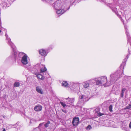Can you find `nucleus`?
Segmentation results:
<instances>
[{
    "label": "nucleus",
    "instance_id": "nucleus-1",
    "mask_svg": "<svg viewBox=\"0 0 131 131\" xmlns=\"http://www.w3.org/2000/svg\"><path fill=\"white\" fill-rule=\"evenodd\" d=\"M53 9L56 10V13L60 16L70 8L69 4L64 0H59L55 2L52 4Z\"/></svg>",
    "mask_w": 131,
    "mask_h": 131
},
{
    "label": "nucleus",
    "instance_id": "nucleus-2",
    "mask_svg": "<svg viewBox=\"0 0 131 131\" xmlns=\"http://www.w3.org/2000/svg\"><path fill=\"white\" fill-rule=\"evenodd\" d=\"M16 51L17 52V54L16 55V57L15 58L14 57V53L13 52H13L12 55H11V57L12 58L14 59H16L17 56L20 58H21V61L22 64L24 65H26L27 64H28L29 66H30V60L29 57L27 55L25 54V53L20 52L19 53H18V52L16 50Z\"/></svg>",
    "mask_w": 131,
    "mask_h": 131
},
{
    "label": "nucleus",
    "instance_id": "nucleus-3",
    "mask_svg": "<svg viewBox=\"0 0 131 131\" xmlns=\"http://www.w3.org/2000/svg\"><path fill=\"white\" fill-rule=\"evenodd\" d=\"M94 81H96V85L100 86L104 85L105 86H109L111 84L110 81L107 82V77L106 76L100 77L94 79Z\"/></svg>",
    "mask_w": 131,
    "mask_h": 131
},
{
    "label": "nucleus",
    "instance_id": "nucleus-4",
    "mask_svg": "<svg viewBox=\"0 0 131 131\" xmlns=\"http://www.w3.org/2000/svg\"><path fill=\"white\" fill-rule=\"evenodd\" d=\"M122 72L120 71L111 73L110 76V84H112L115 83L119 78L122 76Z\"/></svg>",
    "mask_w": 131,
    "mask_h": 131
},
{
    "label": "nucleus",
    "instance_id": "nucleus-5",
    "mask_svg": "<svg viewBox=\"0 0 131 131\" xmlns=\"http://www.w3.org/2000/svg\"><path fill=\"white\" fill-rule=\"evenodd\" d=\"M6 38V41H7L8 44L12 48V49L13 52L14 53V57L15 58L16 57V55L17 54L16 51V48L14 46V44L11 41V39L10 38L8 37V36L7 33H6L5 35Z\"/></svg>",
    "mask_w": 131,
    "mask_h": 131
},
{
    "label": "nucleus",
    "instance_id": "nucleus-6",
    "mask_svg": "<svg viewBox=\"0 0 131 131\" xmlns=\"http://www.w3.org/2000/svg\"><path fill=\"white\" fill-rule=\"evenodd\" d=\"M70 88L71 90L76 92H79L80 91V85L81 84L78 82H71Z\"/></svg>",
    "mask_w": 131,
    "mask_h": 131
},
{
    "label": "nucleus",
    "instance_id": "nucleus-7",
    "mask_svg": "<svg viewBox=\"0 0 131 131\" xmlns=\"http://www.w3.org/2000/svg\"><path fill=\"white\" fill-rule=\"evenodd\" d=\"M52 48V46H50L48 48L46 49H42L39 50V54L42 56H46L50 50Z\"/></svg>",
    "mask_w": 131,
    "mask_h": 131
},
{
    "label": "nucleus",
    "instance_id": "nucleus-8",
    "mask_svg": "<svg viewBox=\"0 0 131 131\" xmlns=\"http://www.w3.org/2000/svg\"><path fill=\"white\" fill-rule=\"evenodd\" d=\"M88 99L87 96L81 95L79 96V101L77 103L78 106L82 105L83 103L87 101Z\"/></svg>",
    "mask_w": 131,
    "mask_h": 131
},
{
    "label": "nucleus",
    "instance_id": "nucleus-9",
    "mask_svg": "<svg viewBox=\"0 0 131 131\" xmlns=\"http://www.w3.org/2000/svg\"><path fill=\"white\" fill-rule=\"evenodd\" d=\"M124 27L125 30V32L128 37V43H129L131 46V38L129 37L128 30L126 26L125 25Z\"/></svg>",
    "mask_w": 131,
    "mask_h": 131
},
{
    "label": "nucleus",
    "instance_id": "nucleus-10",
    "mask_svg": "<svg viewBox=\"0 0 131 131\" xmlns=\"http://www.w3.org/2000/svg\"><path fill=\"white\" fill-rule=\"evenodd\" d=\"M100 109L99 108H95L94 110V112L95 115L97 116H100L104 115V114L101 113L100 112Z\"/></svg>",
    "mask_w": 131,
    "mask_h": 131
},
{
    "label": "nucleus",
    "instance_id": "nucleus-11",
    "mask_svg": "<svg viewBox=\"0 0 131 131\" xmlns=\"http://www.w3.org/2000/svg\"><path fill=\"white\" fill-rule=\"evenodd\" d=\"M72 123L74 126H77L79 123V118L78 117H75L73 119Z\"/></svg>",
    "mask_w": 131,
    "mask_h": 131
},
{
    "label": "nucleus",
    "instance_id": "nucleus-12",
    "mask_svg": "<svg viewBox=\"0 0 131 131\" xmlns=\"http://www.w3.org/2000/svg\"><path fill=\"white\" fill-rule=\"evenodd\" d=\"M91 82L92 81L91 80L83 82V86L84 88L86 89L89 87V86H90L91 84Z\"/></svg>",
    "mask_w": 131,
    "mask_h": 131
},
{
    "label": "nucleus",
    "instance_id": "nucleus-13",
    "mask_svg": "<svg viewBox=\"0 0 131 131\" xmlns=\"http://www.w3.org/2000/svg\"><path fill=\"white\" fill-rule=\"evenodd\" d=\"M66 99L68 100L69 102L68 104H69L72 106H74L73 103L74 101V98H69V97H68V98Z\"/></svg>",
    "mask_w": 131,
    "mask_h": 131
},
{
    "label": "nucleus",
    "instance_id": "nucleus-14",
    "mask_svg": "<svg viewBox=\"0 0 131 131\" xmlns=\"http://www.w3.org/2000/svg\"><path fill=\"white\" fill-rule=\"evenodd\" d=\"M42 108V106L41 105H37L35 106L34 110L35 111L38 112L41 111Z\"/></svg>",
    "mask_w": 131,
    "mask_h": 131
},
{
    "label": "nucleus",
    "instance_id": "nucleus-15",
    "mask_svg": "<svg viewBox=\"0 0 131 131\" xmlns=\"http://www.w3.org/2000/svg\"><path fill=\"white\" fill-rule=\"evenodd\" d=\"M3 5L4 7H9L10 5V3L8 0H5L4 2L3 3Z\"/></svg>",
    "mask_w": 131,
    "mask_h": 131
},
{
    "label": "nucleus",
    "instance_id": "nucleus-16",
    "mask_svg": "<svg viewBox=\"0 0 131 131\" xmlns=\"http://www.w3.org/2000/svg\"><path fill=\"white\" fill-rule=\"evenodd\" d=\"M121 128L123 130L125 131H129V129L127 125L123 124L121 127Z\"/></svg>",
    "mask_w": 131,
    "mask_h": 131
},
{
    "label": "nucleus",
    "instance_id": "nucleus-17",
    "mask_svg": "<svg viewBox=\"0 0 131 131\" xmlns=\"http://www.w3.org/2000/svg\"><path fill=\"white\" fill-rule=\"evenodd\" d=\"M36 91L39 93L42 94L43 91L41 87L39 86H37L36 87Z\"/></svg>",
    "mask_w": 131,
    "mask_h": 131
},
{
    "label": "nucleus",
    "instance_id": "nucleus-18",
    "mask_svg": "<svg viewBox=\"0 0 131 131\" xmlns=\"http://www.w3.org/2000/svg\"><path fill=\"white\" fill-rule=\"evenodd\" d=\"M36 75L38 79L43 80L45 79V77L43 76L42 74H38L36 73L35 74Z\"/></svg>",
    "mask_w": 131,
    "mask_h": 131
},
{
    "label": "nucleus",
    "instance_id": "nucleus-19",
    "mask_svg": "<svg viewBox=\"0 0 131 131\" xmlns=\"http://www.w3.org/2000/svg\"><path fill=\"white\" fill-rule=\"evenodd\" d=\"M111 8L112 9V10L115 13L117 16L119 17H120V16L118 14V13L117 10V8H116L114 7H112Z\"/></svg>",
    "mask_w": 131,
    "mask_h": 131
},
{
    "label": "nucleus",
    "instance_id": "nucleus-20",
    "mask_svg": "<svg viewBox=\"0 0 131 131\" xmlns=\"http://www.w3.org/2000/svg\"><path fill=\"white\" fill-rule=\"evenodd\" d=\"M30 122L29 124V125H32L34 124L36 122V121L34 118L30 119Z\"/></svg>",
    "mask_w": 131,
    "mask_h": 131
},
{
    "label": "nucleus",
    "instance_id": "nucleus-21",
    "mask_svg": "<svg viewBox=\"0 0 131 131\" xmlns=\"http://www.w3.org/2000/svg\"><path fill=\"white\" fill-rule=\"evenodd\" d=\"M130 50L129 48L128 51V54L127 56L126 57V58H125V59L124 60V61L123 62V64H125L126 62V61L127 59L128 58V57L129 56V55L130 54Z\"/></svg>",
    "mask_w": 131,
    "mask_h": 131
},
{
    "label": "nucleus",
    "instance_id": "nucleus-22",
    "mask_svg": "<svg viewBox=\"0 0 131 131\" xmlns=\"http://www.w3.org/2000/svg\"><path fill=\"white\" fill-rule=\"evenodd\" d=\"M17 125V123L14 125L7 124L6 125V127L8 128H12L15 127Z\"/></svg>",
    "mask_w": 131,
    "mask_h": 131
},
{
    "label": "nucleus",
    "instance_id": "nucleus-23",
    "mask_svg": "<svg viewBox=\"0 0 131 131\" xmlns=\"http://www.w3.org/2000/svg\"><path fill=\"white\" fill-rule=\"evenodd\" d=\"M62 85L66 87H68L69 85L67 81H64L62 83Z\"/></svg>",
    "mask_w": 131,
    "mask_h": 131
},
{
    "label": "nucleus",
    "instance_id": "nucleus-24",
    "mask_svg": "<svg viewBox=\"0 0 131 131\" xmlns=\"http://www.w3.org/2000/svg\"><path fill=\"white\" fill-rule=\"evenodd\" d=\"M126 90L125 89L123 88L122 89L121 91V94L120 96L122 97H123L124 96V94Z\"/></svg>",
    "mask_w": 131,
    "mask_h": 131
},
{
    "label": "nucleus",
    "instance_id": "nucleus-25",
    "mask_svg": "<svg viewBox=\"0 0 131 131\" xmlns=\"http://www.w3.org/2000/svg\"><path fill=\"white\" fill-rule=\"evenodd\" d=\"M81 110L83 114L87 112V109L86 108H81Z\"/></svg>",
    "mask_w": 131,
    "mask_h": 131
},
{
    "label": "nucleus",
    "instance_id": "nucleus-26",
    "mask_svg": "<svg viewBox=\"0 0 131 131\" xmlns=\"http://www.w3.org/2000/svg\"><path fill=\"white\" fill-rule=\"evenodd\" d=\"M20 85V83L19 82H16L14 84V86L15 87H18Z\"/></svg>",
    "mask_w": 131,
    "mask_h": 131
},
{
    "label": "nucleus",
    "instance_id": "nucleus-27",
    "mask_svg": "<svg viewBox=\"0 0 131 131\" xmlns=\"http://www.w3.org/2000/svg\"><path fill=\"white\" fill-rule=\"evenodd\" d=\"M60 103L63 106L64 108H65L66 106H67L66 105L65 103V102H60Z\"/></svg>",
    "mask_w": 131,
    "mask_h": 131
},
{
    "label": "nucleus",
    "instance_id": "nucleus-28",
    "mask_svg": "<svg viewBox=\"0 0 131 131\" xmlns=\"http://www.w3.org/2000/svg\"><path fill=\"white\" fill-rule=\"evenodd\" d=\"M50 122L48 121L45 124L44 126L45 127L47 128L49 127V125L50 124Z\"/></svg>",
    "mask_w": 131,
    "mask_h": 131
},
{
    "label": "nucleus",
    "instance_id": "nucleus-29",
    "mask_svg": "<svg viewBox=\"0 0 131 131\" xmlns=\"http://www.w3.org/2000/svg\"><path fill=\"white\" fill-rule=\"evenodd\" d=\"M92 128V127L90 125H88L86 128V130H89L91 129Z\"/></svg>",
    "mask_w": 131,
    "mask_h": 131
},
{
    "label": "nucleus",
    "instance_id": "nucleus-30",
    "mask_svg": "<svg viewBox=\"0 0 131 131\" xmlns=\"http://www.w3.org/2000/svg\"><path fill=\"white\" fill-rule=\"evenodd\" d=\"M47 69L46 67H44L43 68H41L40 69V72H43L45 71H46Z\"/></svg>",
    "mask_w": 131,
    "mask_h": 131
},
{
    "label": "nucleus",
    "instance_id": "nucleus-31",
    "mask_svg": "<svg viewBox=\"0 0 131 131\" xmlns=\"http://www.w3.org/2000/svg\"><path fill=\"white\" fill-rule=\"evenodd\" d=\"M113 106L111 105L109 107V110L110 112H112L113 111L112 110Z\"/></svg>",
    "mask_w": 131,
    "mask_h": 131
},
{
    "label": "nucleus",
    "instance_id": "nucleus-32",
    "mask_svg": "<svg viewBox=\"0 0 131 131\" xmlns=\"http://www.w3.org/2000/svg\"><path fill=\"white\" fill-rule=\"evenodd\" d=\"M39 129L38 128H36L34 129V130L35 131V130H38Z\"/></svg>",
    "mask_w": 131,
    "mask_h": 131
},
{
    "label": "nucleus",
    "instance_id": "nucleus-33",
    "mask_svg": "<svg viewBox=\"0 0 131 131\" xmlns=\"http://www.w3.org/2000/svg\"><path fill=\"white\" fill-rule=\"evenodd\" d=\"M129 127L131 129V122H130L129 124Z\"/></svg>",
    "mask_w": 131,
    "mask_h": 131
},
{
    "label": "nucleus",
    "instance_id": "nucleus-34",
    "mask_svg": "<svg viewBox=\"0 0 131 131\" xmlns=\"http://www.w3.org/2000/svg\"><path fill=\"white\" fill-rule=\"evenodd\" d=\"M62 111L63 112H64L65 113H66V111L65 110H63V109H62Z\"/></svg>",
    "mask_w": 131,
    "mask_h": 131
},
{
    "label": "nucleus",
    "instance_id": "nucleus-35",
    "mask_svg": "<svg viewBox=\"0 0 131 131\" xmlns=\"http://www.w3.org/2000/svg\"><path fill=\"white\" fill-rule=\"evenodd\" d=\"M43 123H41V124H40L39 125V127H40L42 125V124H43Z\"/></svg>",
    "mask_w": 131,
    "mask_h": 131
},
{
    "label": "nucleus",
    "instance_id": "nucleus-36",
    "mask_svg": "<svg viewBox=\"0 0 131 131\" xmlns=\"http://www.w3.org/2000/svg\"><path fill=\"white\" fill-rule=\"evenodd\" d=\"M49 0H42V1H45V2H47Z\"/></svg>",
    "mask_w": 131,
    "mask_h": 131
},
{
    "label": "nucleus",
    "instance_id": "nucleus-37",
    "mask_svg": "<svg viewBox=\"0 0 131 131\" xmlns=\"http://www.w3.org/2000/svg\"><path fill=\"white\" fill-rule=\"evenodd\" d=\"M2 131H6V130L5 128H4Z\"/></svg>",
    "mask_w": 131,
    "mask_h": 131
},
{
    "label": "nucleus",
    "instance_id": "nucleus-38",
    "mask_svg": "<svg viewBox=\"0 0 131 131\" xmlns=\"http://www.w3.org/2000/svg\"><path fill=\"white\" fill-rule=\"evenodd\" d=\"M106 103H107V102H104V104H106Z\"/></svg>",
    "mask_w": 131,
    "mask_h": 131
},
{
    "label": "nucleus",
    "instance_id": "nucleus-39",
    "mask_svg": "<svg viewBox=\"0 0 131 131\" xmlns=\"http://www.w3.org/2000/svg\"><path fill=\"white\" fill-rule=\"evenodd\" d=\"M122 21L123 22V19H121Z\"/></svg>",
    "mask_w": 131,
    "mask_h": 131
},
{
    "label": "nucleus",
    "instance_id": "nucleus-40",
    "mask_svg": "<svg viewBox=\"0 0 131 131\" xmlns=\"http://www.w3.org/2000/svg\"><path fill=\"white\" fill-rule=\"evenodd\" d=\"M1 30H0V33H1Z\"/></svg>",
    "mask_w": 131,
    "mask_h": 131
},
{
    "label": "nucleus",
    "instance_id": "nucleus-41",
    "mask_svg": "<svg viewBox=\"0 0 131 131\" xmlns=\"http://www.w3.org/2000/svg\"><path fill=\"white\" fill-rule=\"evenodd\" d=\"M28 67H27V68H28Z\"/></svg>",
    "mask_w": 131,
    "mask_h": 131
},
{
    "label": "nucleus",
    "instance_id": "nucleus-42",
    "mask_svg": "<svg viewBox=\"0 0 131 131\" xmlns=\"http://www.w3.org/2000/svg\"><path fill=\"white\" fill-rule=\"evenodd\" d=\"M28 67H27V68H28Z\"/></svg>",
    "mask_w": 131,
    "mask_h": 131
},
{
    "label": "nucleus",
    "instance_id": "nucleus-43",
    "mask_svg": "<svg viewBox=\"0 0 131 131\" xmlns=\"http://www.w3.org/2000/svg\"><path fill=\"white\" fill-rule=\"evenodd\" d=\"M28 67H27V68H28Z\"/></svg>",
    "mask_w": 131,
    "mask_h": 131
},
{
    "label": "nucleus",
    "instance_id": "nucleus-44",
    "mask_svg": "<svg viewBox=\"0 0 131 131\" xmlns=\"http://www.w3.org/2000/svg\"><path fill=\"white\" fill-rule=\"evenodd\" d=\"M98 1V0H97Z\"/></svg>",
    "mask_w": 131,
    "mask_h": 131
}]
</instances>
